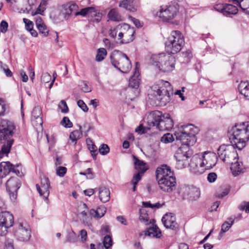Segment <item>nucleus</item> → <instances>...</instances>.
I'll list each match as a JSON object with an SVG mask.
<instances>
[{
    "mask_svg": "<svg viewBox=\"0 0 249 249\" xmlns=\"http://www.w3.org/2000/svg\"><path fill=\"white\" fill-rule=\"evenodd\" d=\"M198 128L195 127L192 124H188L181 126L178 132H175L177 140L181 141L182 144L176 151L174 157L176 160H188L193 155L189 147L193 146L196 142V135L198 132Z\"/></svg>",
    "mask_w": 249,
    "mask_h": 249,
    "instance_id": "1",
    "label": "nucleus"
},
{
    "mask_svg": "<svg viewBox=\"0 0 249 249\" xmlns=\"http://www.w3.org/2000/svg\"><path fill=\"white\" fill-rule=\"evenodd\" d=\"M173 94V89L171 84L167 81L160 79L151 87L148 97L151 104L164 106L170 102Z\"/></svg>",
    "mask_w": 249,
    "mask_h": 249,
    "instance_id": "2",
    "label": "nucleus"
},
{
    "mask_svg": "<svg viewBox=\"0 0 249 249\" xmlns=\"http://www.w3.org/2000/svg\"><path fill=\"white\" fill-rule=\"evenodd\" d=\"M228 136L231 143L237 149L242 150L249 140V123L236 124L229 129Z\"/></svg>",
    "mask_w": 249,
    "mask_h": 249,
    "instance_id": "3",
    "label": "nucleus"
},
{
    "mask_svg": "<svg viewBox=\"0 0 249 249\" xmlns=\"http://www.w3.org/2000/svg\"><path fill=\"white\" fill-rule=\"evenodd\" d=\"M16 126L13 122L3 120L0 123V143L2 144L0 151V158L8 156L12 145L14 142V131Z\"/></svg>",
    "mask_w": 249,
    "mask_h": 249,
    "instance_id": "4",
    "label": "nucleus"
},
{
    "mask_svg": "<svg viewBox=\"0 0 249 249\" xmlns=\"http://www.w3.org/2000/svg\"><path fill=\"white\" fill-rule=\"evenodd\" d=\"M147 124L150 127H156L160 131H169L174 126V122L169 113L155 110L148 115Z\"/></svg>",
    "mask_w": 249,
    "mask_h": 249,
    "instance_id": "5",
    "label": "nucleus"
},
{
    "mask_svg": "<svg viewBox=\"0 0 249 249\" xmlns=\"http://www.w3.org/2000/svg\"><path fill=\"white\" fill-rule=\"evenodd\" d=\"M149 62L160 71L169 72L175 68V58L171 54L161 53L152 55Z\"/></svg>",
    "mask_w": 249,
    "mask_h": 249,
    "instance_id": "6",
    "label": "nucleus"
},
{
    "mask_svg": "<svg viewBox=\"0 0 249 249\" xmlns=\"http://www.w3.org/2000/svg\"><path fill=\"white\" fill-rule=\"evenodd\" d=\"M112 66L123 73H126L131 68V62L128 56L118 50L114 51L110 56Z\"/></svg>",
    "mask_w": 249,
    "mask_h": 249,
    "instance_id": "7",
    "label": "nucleus"
},
{
    "mask_svg": "<svg viewBox=\"0 0 249 249\" xmlns=\"http://www.w3.org/2000/svg\"><path fill=\"white\" fill-rule=\"evenodd\" d=\"M184 38L179 31H173L165 43L166 50L174 54L179 52L184 45Z\"/></svg>",
    "mask_w": 249,
    "mask_h": 249,
    "instance_id": "8",
    "label": "nucleus"
},
{
    "mask_svg": "<svg viewBox=\"0 0 249 249\" xmlns=\"http://www.w3.org/2000/svg\"><path fill=\"white\" fill-rule=\"evenodd\" d=\"M236 148L233 144L222 145L217 150L218 157L223 161L231 163L232 160H234L237 156V153L234 150Z\"/></svg>",
    "mask_w": 249,
    "mask_h": 249,
    "instance_id": "9",
    "label": "nucleus"
},
{
    "mask_svg": "<svg viewBox=\"0 0 249 249\" xmlns=\"http://www.w3.org/2000/svg\"><path fill=\"white\" fill-rule=\"evenodd\" d=\"M135 33V29L127 24H121V31L118 35V40L120 44H126L132 42Z\"/></svg>",
    "mask_w": 249,
    "mask_h": 249,
    "instance_id": "10",
    "label": "nucleus"
},
{
    "mask_svg": "<svg viewBox=\"0 0 249 249\" xmlns=\"http://www.w3.org/2000/svg\"><path fill=\"white\" fill-rule=\"evenodd\" d=\"M14 217L9 212H0V236H3L7 232V229L13 225Z\"/></svg>",
    "mask_w": 249,
    "mask_h": 249,
    "instance_id": "11",
    "label": "nucleus"
},
{
    "mask_svg": "<svg viewBox=\"0 0 249 249\" xmlns=\"http://www.w3.org/2000/svg\"><path fill=\"white\" fill-rule=\"evenodd\" d=\"M178 6L177 4H171L165 7H161V9L157 15L164 21L169 22L173 19L177 15Z\"/></svg>",
    "mask_w": 249,
    "mask_h": 249,
    "instance_id": "12",
    "label": "nucleus"
},
{
    "mask_svg": "<svg viewBox=\"0 0 249 249\" xmlns=\"http://www.w3.org/2000/svg\"><path fill=\"white\" fill-rule=\"evenodd\" d=\"M20 185L21 182L17 177H11L7 181L6 190L8 192L11 201L14 202L16 200L17 192Z\"/></svg>",
    "mask_w": 249,
    "mask_h": 249,
    "instance_id": "13",
    "label": "nucleus"
},
{
    "mask_svg": "<svg viewBox=\"0 0 249 249\" xmlns=\"http://www.w3.org/2000/svg\"><path fill=\"white\" fill-rule=\"evenodd\" d=\"M14 235L18 240L26 242L30 238L31 231L27 224L19 223L16 224Z\"/></svg>",
    "mask_w": 249,
    "mask_h": 249,
    "instance_id": "14",
    "label": "nucleus"
},
{
    "mask_svg": "<svg viewBox=\"0 0 249 249\" xmlns=\"http://www.w3.org/2000/svg\"><path fill=\"white\" fill-rule=\"evenodd\" d=\"M19 164L14 165L10 161H3L0 163V175L3 178L11 172L19 176L20 173L21 168Z\"/></svg>",
    "mask_w": 249,
    "mask_h": 249,
    "instance_id": "15",
    "label": "nucleus"
},
{
    "mask_svg": "<svg viewBox=\"0 0 249 249\" xmlns=\"http://www.w3.org/2000/svg\"><path fill=\"white\" fill-rule=\"evenodd\" d=\"M160 188L164 192L170 193L175 189L176 178L173 175L157 180Z\"/></svg>",
    "mask_w": 249,
    "mask_h": 249,
    "instance_id": "16",
    "label": "nucleus"
},
{
    "mask_svg": "<svg viewBox=\"0 0 249 249\" xmlns=\"http://www.w3.org/2000/svg\"><path fill=\"white\" fill-rule=\"evenodd\" d=\"M78 6L75 3H68L62 6V9L59 14L60 18L67 20L77 11Z\"/></svg>",
    "mask_w": 249,
    "mask_h": 249,
    "instance_id": "17",
    "label": "nucleus"
},
{
    "mask_svg": "<svg viewBox=\"0 0 249 249\" xmlns=\"http://www.w3.org/2000/svg\"><path fill=\"white\" fill-rule=\"evenodd\" d=\"M202 166L205 170H209L214 167L217 161V157L214 153L205 152L202 155Z\"/></svg>",
    "mask_w": 249,
    "mask_h": 249,
    "instance_id": "18",
    "label": "nucleus"
},
{
    "mask_svg": "<svg viewBox=\"0 0 249 249\" xmlns=\"http://www.w3.org/2000/svg\"><path fill=\"white\" fill-rule=\"evenodd\" d=\"M36 187L38 192L41 196H43L47 203H49L48 196L50 194V180L47 178H44L41 180V186L38 184H36Z\"/></svg>",
    "mask_w": 249,
    "mask_h": 249,
    "instance_id": "19",
    "label": "nucleus"
},
{
    "mask_svg": "<svg viewBox=\"0 0 249 249\" xmlns=\"http://www.w3.org/2000/svg\"><path fill=\"white\" fill-rule=\"evenodd\" d=\"M183 197L191 201L197 200L200 196V190L196 188H190L189 186H184L182 188Z\"/></svg>",
    "mask_w": 249,
    "mask_h": 249,
    "instance_id": "20",
    "label": "nucleus"
},
{
    "mask_svg": "<svg viewBox=\"0 0 249 249\" xmlns=\"http://www.w3.org/2000/svg\"><path fill=\"white\" fill-rule=\"evenodd\" d=\"M162 222L167 229L176 230L178 229V225L176 221V217L172 213H166L162 218Z\"/></svg>",
    "mask_w": 249,
    "mask_h": 249,
    "instance_id": "21",
    "label": "nucleus"
},
{
    "mask_svg": "<svg viewBox=\"0 0 249 249\" xmlns=\"http://www.w3.org/2000/svg\"><path fill=\"white\" fill-rule=\"evenodd\" d=\"M174 175L173 172L171 171L170 167L166 164H162L158 167L156 171V179L160 178H165Z\"/></svg>",
    "mask_w": 249,
    "mask_h": 249,
    "instance_id": "22",
    "label": "nucleus"
},
{
    "mask_svg": "<svg viewBox=\"0 0 249 249\" xmlns=\"http://www.w3.org/2000/svg\"><path fill=\"white\" fill-rule=\"evenodd\" d=\"M97 190L99 191L100 200L103 203L108 202L110 198V193L109 189L104 186H101Z\"/></svg>",
    "mask_w": 249,
    "mask_h": 249,
    "instance_id": "23",
    "label": "nucleus"
},
{
    "mask_svg": "<svg viewBox=\"0 0 249 249\" xmlns=\"http://www.w3.org/2000/svg\"><path fill=\"white\" fill-rule=\"evenodd\" d=\"M135 168L139 171L142 174H143L147 170L145 166L146 163L143 161L139 160L138 157L135 155L132 156Z\"/></svg>",
    "mask_w": 249,
    "mask_h": 249,
    "instance_id": "24",
    "label": "nucleus"
},
{
    "mask_svg": "<svg viewBox=\"0 0 249 249\" xmlns=\"http://www.w3.org/2000/svg\"><path fill=\"white\" fill-rule=\"evenodd\" d=\"M119 7L133 12L137 11V6L134 0H123L120 3Z\"/></svg>",
    "mask_w": 249,
    "mask_h": 249,
    "instance_id": "25",
    "label": "nucleus"
},
{
    "mask_svg": "<svg viewBox=\"0 0 249 249\" xmlns=\"http://www.w3.org/2000/svg\"><path fill=\"white\" fill-rule=\"evenodd\" d=\"M154 222H152V227L147 229L145 231V235L146 236L156 237L159 238L161 236V231L159 227L154 224Z\"/></svg>",
    "mask_w": 249,
    "mask_h": 249,
    "instance_id": "26",
    "label": "nucleus"
},
{
    "mask_svg": "<svg viewBox=\"0 0 249 249\" xmlns=\"http://www.w3.org/2000/svg\"><path fill=\"white\" fill-rule=\"evenodd\" d=\"M240 93L249 99V81H241L238 87Z\"/></svg>",
    "mask_w": 249,
    "mask_h": 249,
    "instance_id": "27",
    "label": "nucleus"
},
{
    "mask_svg": "<svg viewBox=\"0 0 249 249\" xmlns=\"http://www.w3.org/2000/svg\"><path fill=\"white\" fill-rule=\"evenodd\" d=\"M202 161V155L201 156V157H200L199 155H196L192 157L191 161L189 163H188V164L191 167L197 169L199 166L200 167H203Z\"/></svg>",
    "mask_w": 249,
    "mask_h": 249,
    "instance_id": "28",
    "label": "nucleus"
},
{
    "mask_svg": "<svg viewBox=\"0 0 249 249\" xmlns=\"http://www.w3.org/2000/svg\"><path fill=\"white\" fill-rule=\"evenodd\" d=\"M139 220L141 222L144 223L145 225H148L152 222H155V220L153 219L149 221V217L145 209H140L139 210Z\"/></svg>",
    "mask_w": 249,
    "mask_h": 249,
    "instance_id": "29",
    "label": "nucleus"
},
{
    "mask_svg": "<svg viewBox=\"0 0 249 249\" xmlns=\"http://www.w3.org/2000/svg\"><path fill=\"white\" fill-rule=\"evenodd\" d=\"M106 212V208L104 207H98L97 210L91 209L89 214L97 218H100L103 217Z\"/></svg>",
    "mask_w": 249,
    "mask_h": 249,
    "instance_id": "30",
    "label": "nucleus"
},
{
    "mask_svg": "<svg viewBox=\"0 0 249 249\" xmlns=\"http://www.w3.org/2000/svg\"><path fill=\"white\" fill-rule=\"evenodd\" d=\"M107 17L110 20L114 21H120L123 20L122 17L115 8L112 9L109 11L107 14Z\"/></svg>",
    "mask_w": 249,
    "mask_h": 249,
    "instance_id": "31",
    "label": "nucleus"
},
{
    "mask_svg": "<svg viewBox=\"0 0 249 249\" xmlns=\"http://www.w3.org/2000/svg\"><path fill=\"white\" fill-rule=\"evenodd\" d=\"M231 166L230 169L231 171L232 174L234 176L239 175L241 172H242L243 169L242 166L240 164L239 162L236 161L234 162H231Z\"/></svg>",
    "mask_w": 249,
    "mask_h": 249,
    "instance_id": "32",
    "label": "nucleus"
},
{
    "mask_svg": "<svg viewBox=\"0 0 249 249\" xmlns=\"http://www.w3.org/2000/svg\"><path fill=\"white\" fill-rule=\"evenodd\" d=\"M238 9L236 6L230 4H225V11L224 15L229 16L230 15H235L238 12Z\"/></svg>",
    "mask_w": 249,
    "mask_h": 249,
    "instance_id": "33",
    "label": "nucleus"
},
{
    "mask_svg": "<svg viewBox=\"0 0 249 249\" xmlns=\"http://www.w3.org/2000/svg\"><path fill=\"white\" fill-rule=\"evenodd\" d=\"M78 127L79 130H74L71 132L70 135V140L72 142H74L75 144L76 143L77 140L82 136V131H81L82 126L79 125Z\"/></svg>",
    "mask_w": 249,
    "mask_h": 249,
    "instance_id": "34",
    "label": "nucleus"
},
{
    "mask_svg": "<svg viewBox=\"0 0 249 249\" xmlns=\"http://www.w3.org/2000/svg\"><path fill=\"white\" fill-rule=\"evenodd\" d=\"M78 239V236L73 231H68L64 242L74 243L77 242Z\"/></svg>",
    "mask_w": 249,
    "mask_h": 249,
    "instance_id": "35",
    "label": "nucleus"
},
{
    "mask_svg": "<svg viewBox=\"0 0 249 249\" xmlns=\"http://www.w3.org/2000/svg\"><path fill=\"white\" fill-rule=\"evenodd\" d=\"M90 10L89 11V16L91 17H97L95 20L97 22H99L102 16V14L99 12L97 11L93 7H89Z\"/></svg>",
    "mask_w": 249,
    "mask_h": 249,
    "instance_id": "36",
    "label": "nucleus"
},
{
    "mask_svg": "<svg viewBox=\"0 0 249 249\" xmlns=\"http://www.w3.org/2000/svg\"><path fill=\"white\" fill-rule=\"evenodd\" d=\"M107 54V52L105 48H102L98 49L96 56V60L98 62L102 61L104 59Z\"/></svg>",
    "mask_w": 249,
    "mask_h": 249,
    "instance_id": "37",
    "label": "nucleus"
},
{
    "mask_svg": "<svg viewBox=\"0 0 249 249\" xmlns=\"http://www.w3.org/2000/svg\"><path fill=\"white\" fill-rule=\"evenodd\" d=\"M47 4V1L45 0H42L41 1L38 8L36 9V12H31L32 15L35 16L38 14H42V13H43L44 11V10L46 9Z\"/></svg>",
    "mask_w": 249,
    "mask_h": 249,
    "instance_id": "38",
    "label": "nucleus"
},
{
    "mask_svg": "<svg viewBox=\"0 0 249 249\" xmlns=\"http://www.w3.org/2000/svg\"><path fill=\"white\" fill-rule=\"evenodd\" d=\"M81 89L84 92H89L92 90L91 86L87 81H81L79 84Z\"/></svg>",
    "mask_w": 249,
    "mask_h": 249,
    "instance_id": "39",
    "label": "nucleus"
},
{
    "mask_svg": "<svg viewBox=\"0 0 249 249\" xmlns=\"http://www.w3.org/2000/svg\"><path fill=\"white\" fill-rule=\"evenodd\" d=\"M228 220L229 221H231V223H230L229 221H225L221 226L220 233H224L228 231L231 225L233 224L234 221V219L230 217L228 218Z\"/></svg>",
    "mask_w": 249,
    "mask_h": 249,
    "instance_id": "40",
    "label": "nucleus"
},
{
    "mask_svg": "<svg viewBox=\"0 0 249 249\" xmlns=\"http://www.w3.org/2000/svg\"><path fill=\"white\" fill-rule=\"evenodd\" d=\"M121 24H119L114 28H111L109 31V35L112 38H115L117 34L119 33L121 31Z\"/></svg>",
    "mask_w": 249,
    "mask_h": 249,
    "instance_id": "41",
    "label": "nucleus"
},
{
    "mask_svg": "<svg viewBox=\"0 0 249 249\" xmlns=\"http://www.w3.org/2000/svg\"><path fill=\"white\" fill-rule=\"evenodd\" d=\"M32 123L33 126L36 128L42 127L43 122L42 117L32 118Z\"/></svg>",
    "mask_w": 249,
    "mask_h": 249,
    "instance_id": "42",
    "label": "nucleus"
},
{
    "mask_svg": "<svg viewBox=\"0 0 249 249\" xmlns=\"http://www.w3.org/2000/svg\"><path fill=\"white\" fill-rule=\"evenodd\" d=\"M141 79H129V88L137 89L139 87Z\"/></svg>",
    "mask_w": 249,
    "mask_h": 249,
    "instance_id": "43",
    "label": "nucleus"
},
{
    "mask_svg": "<svg viewBox=\"0 0 249 249\" xmlns=\"http://www.w3.org/2000/svg\"><path fill=\"white\" fill-rule=\"evenodd\" d=\"M160 141L165 143L171 142L174 141V137L171 134L168 133L161 137Z\"/></svg>",
    "mask_w": 249,
    "mask_h": 249,
    "instance_id": "44",
    "label": "nucleus"
},
{
    "mask_svg": "<svg viewBox=\"0 0 249 249\" xmlns=\"http://www.w3.org/2000/svg\"><path fill=\"white\" fill-rule=\"evenodd\" d=\"M239 6L243 11L249 13V0H241Z\"/></svg>",
    "mask_w": 249,
    "mask_h": 249,
    "instance_id": "45",
    "label": "nucleus"
},
{
    "mask_svg": "<svg viewBox=\"0 0 249 249\" xmlns=\"http://www.w3.org/2000/svg\"><path fill=\"white\" fill-rule=\"evenodd\" d=\"M103 244L104 247L107 249H109L112 245V240L109 235H106L104 237L103 241Z\"/></svg>",
    "mask_w": 249,
    "mask_h": 249,
    "instance_id": "46",
    "label": "nucleus"
},
{
    "mask_svg": "<svg viewBox=\"0 0 249 249\" xmlns=\"http://www.w3.org/2000/svg\"><path fill=\"white\" fill-rule=\"evenodd\" d=\"M109 147L106 144H102L99 148V153L102 155H106L109 152Z\"/></svg>",
    "mask_w": 249,
    "mask_h": 249,
    "instance_id": "47",
    "label": "nucleus"
},
{
    "mask_svg": "<svg viewBox=\"0 0 249 249\" xmlns=\"http://www.w3.org/2000/svg\"><path fill=\"white\" fill-rule=\"evenodd\" d=\"M42 114V111L41 108L38 107H35L32 113V118H37V117H41V115Z\"/></svg>",
    "mask_w": 249,
    "mask_h": 249,
    "instance_id": "48",
    "label": "nucleus"
},
{
    "mask_svg": "<svg viewBox=\"0 0 249 249\" xmlns=\"http://www.w3.org/2000/svg\"><path fill=\"white\" fill-rule=\"evenodd\" d=\"M90 153L94 160H96L97 153V148L94 144H92L88 147Z\"/></svg>",
    "mask_w": 249,
    "mask_h": 249,
    "instance_id": "49",
    "label": "nucleus"
},
{
    "mask_svg": "<svg viewBox=\"0 0 249 249\" xmlns=\"http://www.w3.org/2000/svg\"><path fill=\"white\" fill-rule=\"evenodd\" d=\"M193 55L190 51H187L185 52L182 53L181 57L184 59L183 62L188 63L191 58L192 57Z\"/></svg>",
    "mask_w": 249,
    "mask_h": 249,
    "instance_id": "50",
    "label": "nucleus"
},
{
    "mask_svg": "<svg viewBox=\"0 0 249 249\" xmlns=\"http://www.w3.org/2000/svg\"><path fill=\"white\" fill-rule=\"evenodd\" d=\"M36 1V0H27V2L28 6L25 8V10H24V12L26 11L27 13H29L30 11L35 8L36 7L35 4Z\"/></svg>",
    "mask_w": 249,
    "mask_h": 249,
    "instance_id": "51",
    "label": "nucleus"
},
{
    "mask_svg": "<svg viewBox=\"0 0 249 249\" xmlns=\"http://www.w3.org/2000/svg\"><path fill=\"white\" fill-rule=\"evenodd\" d=\"M140 172H137L135 174L131 180V183L133 185H137L138 183L141 180L142 175Z\"/></svg>",
    "mask_w": 249,
    "mask_h": 249,
    "instance_id": "52",
    "label": "nucleus"
},
{
    "mask_svg": "<svg viewBox=\"0 0 249 249\" xmlns=\"http://www.w3.org/2000/svg\"><path fill=\"white\" fill-rule=\"evenodd\" d=\"M240 211H245L246 213H249V202L243 201L238 206Z\"/></svg>",
    "mask_w": 249,
    "mask_h": 249,
    "instance_id": "53",
    "label": "nucleus"
},
{
    "mask_svg": "<svg viewBox=\"0 0 249 249\" xmlns=\"http://www.w3.org/2000/svg\"><path fill=\"white\" fill-rule=\"evenodd\" d=\"M61 124L63 125L65 127L71 128L72 126V123L70 121L69 118L67 117H64L62 121Z\"/></svg>",
    "mask_w": 249,
    "mask_h": 249,
    "instance_id": "54",
    "label": "nucleus"
},
{
    "mask_svg": "<svg viewBox=\"0 0 249 249\" xmlns=\"http://www.w3.org/2000/svg\"><path fill=\"white\" fill-rule=\"evenodd\" d=\"M177 160V163L176 167L178 169H181L184 168L185 166L188 164L187 162V160Z\"/></svg>",
    "mask_w": 249,
    "mask_h": 249,
    "instance_id": "55",
    "label": "nucleus"
},
{
    "mask_svg": "<svg viewBox=\"0 0 249 249\" xmlns=\"http://www.w3.org/2000/svg\"><path fill=\"white\" fill-rule=\"evenodd\" d=\"M58 107L61 109V111L62 113H67L69 111V108L67 103L64 100H62L60 102L59 105H58Z\"/></svg>",
    "mask_w": 249,
    "mask_h": 249,
    "instance_id": "56",
    "label": "nucleus"
},
{
    "mask_svg": "<svg viewBox=\"0 0 249 249\" xmlns=\"http://www.w3.org/2000/svg\"><path fill=\"white\" fill-rule=\"evenodd\" d=\"M67 169L65 167L59 166L56 169V175L60 177H63L66 174Z\"/></svg>",
    "mask_w": 249,
    "mask_h": 249,
    "instance_id": "57",
    "label": "nucleus"
},
{
    "mask_svg": "<svg viewBox=\"0 0 249 249\" xmlns=\"http://www.w3.org/2000/svg\"><path fill=\"white\" fill-rule=\"evenodd\" d=\"M45 80L46 79H43V80L41 81L42 84H44V86L46 88L51 89L54 84L55 79H50V81H46Z\"/></svg>",
    "mask_w": 249,
    "mask_h": 249,
    "instance_id": "58",
    "label": "nucleus"
},
{
    "mask_svg": "<svg viewBox=\"0 0 249 249\" xmlns=\"http://www.w3.org/2000/svg\"><path fill=\"white\" fill-rule=\"evenodd\" d=\"M140 64L137 62L135 64V68L133 75L130 78H138L140 76Z\"/></svg>",
    "mask_w": 249,
    "mask_h": 249,
    "instance_id": "59",
    "label": "nucleus"
},
{
    "mask_svg": "<svg viewBox=\"0 0 249 249\" xmlns=\"http://www.w3.org/2000/svg\"><path fill=\"white\" fill-rule=\"evenodd\" d=\"M90 10L89 7H86L83 9H82L80 11L77 12L76 11L75 14V16H77L78 15H81L82 16H86L87 15H89V11Z\"/></svg>",
    "mask_w": 249,
    "mask_h": 249,
    "instance_id": "60",
    "label": "nucleus"
},
{
    "mask_svg": "<svg viewBox=\"0 0 249 249\" xmlns=\"http://www.w3.org/2000/svg\"><path fill=\"white\" fill-rule=\"evenodd\" d=\"M78 106L85 112L88 111L89 108L86 104L82 100H79L77 102Z\"/></svg>",
    "mask_w": 249,
    "mask_h": 249,
    "instance_id": "61",
    "label": "nucleus"
},
{
    "mask_svg": "<svg viewBox=\"0 0 249 249\" xmlns=\"http://www.w3.org/2000/svg\"><path fill=\"white\" fill-rule=\"evenodd\" d=\"M217 178V175L214 172H211L208 174L207 180L210 183L214 182Z\"/></svg>",
    "mask_w": 249,
    "mask_h": 249,
    "instance_id": "62",
    "label": "nucleus"
},
{
    "mask_svg": "<svg viewBox=\"0 0 249 249\" xmlns=\"http://www.w3.org/2000/svg\"><path fill=\"white\" fill-rule=\"evenodd\" d=\"M39 31L42 34L44 35V36H46L48 35V30L47 29L46 26L44 24H42L40 25V26L37 27Z\"/></svg>",
    "mask_w": 249,
    "mask_h": 249,
    "instance_id": "63",
    "label": "nucleus"
},
{
    "mask_svg": "<svg viewBox=\"0 0 249 249\" xmlns=\"http://www.w3.org/2000/svg\"><path fill=\"white\" fill-rule=\"evenodd\" d=\"M23 21L26 25V28L27 30L29 31L33 28L34 24L32 21H30L28 19L23 18Z\"/></svg>",
    "mask_w": 249,
    "mask_h": 249,
    "instance_id": "64",
    "label": "nucleus"
}]
</instances>
